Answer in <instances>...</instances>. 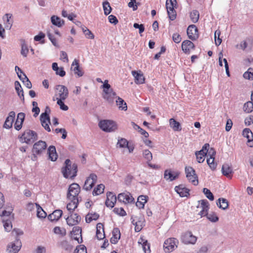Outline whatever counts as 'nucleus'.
<instances>
[{
  "label": "nucleus",
  "mask_w": 253,
  "mask_h": 253,
  "mask_svg": "<svg viewBox=\"0 0 253 253\" xmlns=\"http://www.w3.org/2000/svg\"><path fill=\"white\" fill-rule=\"evenodd\" d=\"M101 87L103 89L102 97L109 104H113L115 98L117 97V94L108 84V81L105 80Z\"/></svg>",
  "instance_id": "f257e3e1"
},
{
  "label": "nucleus",
  "mask_w": 253,
  "mask_h": 253,
  "mask_svg": "<svg viewBox=\"0 0 253 253\" xmlns=\"http://www.w3.org/2000/svg\"><path fill=\"white\" fill-rule=\"evenodd\" d=\"M65 165V167L62 169V172L64 177L66 178L75 177L77 175V165L76 164L72 165L69 159L66 160Z\"/></svg>",
  "instance_id": "f03ea898"
},
{
  "label": "nucleus",
  "mask_w": 253,
  "mask_h": 253,
  "mask_svg": "<svg viewBox=\"0 0 253 253\" xmlns=\"http://www.w3.org/2000/svg\"><path fill=\"white\" fill-rule=\"evenodd\" d=\"M20 141L30 144L34 142L38 139V135L36 132L30 129L26 130L19 137Z\"/></svg>",
  "instance_id": "7ed1b4c3"
},
{
  "label": "nucleus",
  "mask_w": 253,
  "mask_h": 253,
  "mask_svg": "<svg viewBox=\"0 0 253 253\" xmlns=\"http://www.w3.org/2000/svg\"><path fill=\"white\" fill-rule=\"evenodd\" d=\"M99 127L104 131L112 132L117 129L116 123L111 120H104L99 122Z\"/></svg>",
  "instance_id": "20e7f679"
},
{
  "label": "nucleus",
  "mask_w": 253,
  "mask_h": 253,
  "mask_svg": "<svg viewBox=\"0 0 253 253\" xmlns=\"http://www.w3.org/2000/svg\"><path fill=\"white\" fill-rule=\"evenodd\" d=\"M47 145L45 141L39 140L35 143L33 147L32 153L34 159H37V155H41L46 149Z\"/></svg>",
  "instance_id": "39448f33"
},
{
  "label": "nucleus",
  "mask_w": 253,
  "mask_h": 253,
  "mask_svg": "<svg viewBox=\"0 0 253 253\" xmlns=\"http://www.w3.org/2000/svg\"><path fill=\"white\" fill-rule=\"evenodd\" d=\"M11 211H7L3 210L0 213V215L2 217V222L3 223V227L6 231H10L12 227V225L11 221L10 214Z\"/></svg>",
  "instance_id": "423d86ee"
},
{
  "label": "nucleus",
  "mask_w": 253,
  "mask_h": 253,
  "mask_svg": "<svg viewBox=\"0 0 253 253\" xmlns=\"http://www.w3.org/2000/svg\"><path fill=\"white\" fill-rule=\"evenodd\" d=\"M178 241L174 238H169L167 239L164 244V250L166 253H169L177 247Z\"/></svg>",
  "instance_id": "0eeeda50"
},
{
  "label": "nucleus",
  "mask_w": 253,
  "mask_h": 253,
  "mask_svg": "<svg viewBox=\"0 0 253 253\" xmlns=\"http://www.w3.org/2000/svg\"><path fill=\"white\" fill-rule=\"evenodd\" d=\"M50 108L47 106L45 108V111L44 113H42L40 116V121L42 126L44 129L48 132L51 131L49 125L50 124V120L47 112H50Z\"/></svg>",
  "instance_id": "6e6552de"
},
{
  "label": "nucleus",
  "mask_w": 253,
  "mask_h": 253,
  "mask_svg": "<svg viewBox=\"0 0 253 253\" xmlns=\"http://www.w3.org/2000/svg\"><path fill=\"white\" fill-rule=\"evenodd\" d=\"M185 171L186 177L189 181L194 185H197L199 183L198 178L194 169L191 167H186Z\"/></svg>",
  "instance_id": "1a4fd4ad"
},
{
  "label": "nucleus",
  "mask_w": 253,
  "mask_h": 253,
  "mask_svg": "<svg viewBox=\"0 0 253 253\" xmlns=\"http://www.w3.org/2000/svg\"><path fill=\"white\" fill-rule=\"evenodd\" d=\"M80 192V187L77 183H72L68 188L67 194L68 199H79L78 195Z\"/></svg>",
  "instance_id": "9d476101"
},
{
  "label": "nucleus",
  "mask_w": 253,
  "mask_h": 253,
  "mask_svg": "<svg viewBox=\"0 0 253 253\" xmlns=\"http://www.w3.org/2000/svg\"><path fill=\"white\" fill-rule=\"evenodd\" d=\"M56 100H66L68 97L69 91L66 86L63 85H57L55 87Z\"/></svg>",
  "instance_id": "9b49d317"
},
{
  "label": "nucleus",
  "mask_w": 253,
  "mask_h": 253,
  "mask_svg": "<svg viewBox=\"0 0 253 253\" xmlns=\"http://www.w3.org/2000/svg\"><path fill=\"white\" fill-rule=\"evenodd\" d=\"M22 244L19 239H16L10 242L7 246V251L9 253H17L20 250Z\"/></svg>",
  "instance_id": "f8f14e48"
},
{
  "label": "nucleus",
  "mask_w": 253,
  "mask_h": 253,
  "mask_svg": "<svg viewBox=\"0 0 253 253\" xmlns=\"http://www.w3.org/2000/svg\"><path fill=\"white\" fill-rule=\"evenodd\" d=\"M181 241L185 244H195L197 241V237L194 236L191 232H186L181 236Z\"/></svg>",
  "instance_id": "ddd939ff"
},
{
  "label": "nucleus",
  "mask_w": 253,
  "mask_h": 253,
  "mask_svg": "<svg viewBox=\"0 0 253 253\" xmlns=\"http://www.w3.org/2000/svg\"><path fill=\"white\" fill-rule=\"evenodd\" d=\"M97 178L96 174L94 173L90 174L85 181L84 189L86 191L90 190L96 182Z\"/></svg>",
  "instance_id": "4468645a"
},
{
  "label": "nucleus",
  "mask_w": 253,
  "mask_h": 253,
  "mask_svg": "<svg viewBox=\"0 0 253 253\" xmlns=\"http://www.w3.org/2000/svg\"><path fill=\"white\" fill-rule=\"evenodd\" d=\"M187 34L189 39L192 41L197 40L199 37L198 30L195 25H191L188 26Z\"/></svg>",
  "instance_id": "2eb2a0df"
},
{
  "label": "nucleus",
  "mask_w": 253,
  "mask_h": 253,
  "mask_svg": "<svg viewBox=\"0 0 253 253\" xmlns=\"http://www.w3.org/2000/svg\"><path fill=\"white\" fill-rule=\"evenodd\" d=\"M118 200L119 202L125 204L132 203L134 202V198L129 192L119 194L118 196Z\"/></svg>",
  "instance_id": "dca6fc26"
},
{
  "label": "nucleus",
  "mask_w": 253,
  "mask_h": 253,
  "mask_svg": "<svg viewBox=\"0 0 253 253\" xmlns=\"http://www.w3.org/2000/svg\"><path fill=\"white\" fill-rule=\"evenodd\" d=\"M81 217L77 213L69 214L66 218L67 224L69 226L77 225L81 221Z\"/></svg>",
  "instance_id": "f3484780"
},
{
  "label": "nucleus",
  "mask_w": 253,
  "mask_h": 253,
  "mask_svg": "<svg viewBox=\"0 0 253 253\" xmlns=\"http://www.w3.org/2000/svg\"><path fill=\"white\" fill-rule=\"evenodd\" d=\"M180 172L178 171H171V169H166L164 171V178L167 180L172 181L179 177Z\"/></svg>",
  "instance_id": "a211bd4d"
},
{
  "label": "nucleus",
  "mask_w": 253,
  "mask_h": 253,
  "mask_svg": "<svg viewBox=\"0 0 253 253\" xmlns=\"http://www.w3.org/2000/svg\"><path fill=\"white\" fill-rule=\"evenodd\" d=\"M201 203L200 208L202 209V210L199 212V214L201 217L207 216L208 211L209 210V204L207 200H202L199 201ZM199 206H198L199 208Z\"/></svg>",
  "instance_id": "6ab92c4d"
},
{
  "label": "nucleus",
  "mask_w": 253,
  "mask_h": 253,
  "mask_svg": "<svg viewBox=\"0 0 253 253\" xmlns=\"http://www.w3.org/2000/svg\"><path fill=\"white\" fill-rule=\"evenodd\" d=\"M117 201V198L115 195L112 192H108L107 193V199L105 202V205L107 207L113 208Z\"/></svg>",
  "instance_id": "aec40b11"
},
{
  "label": "nucleus",
  "mask_w": 253,
  "mask_h": 253,
  "mask_svg": "<svg viewBox=\"0 0 253 253\" xmlns=\"http://www.w3.org/2000/svg\"><path fill=\"white\" fill-rule=\"evenodd\" d=\"M131 74L135 79V83L136 84H143L145 82V78L140 70L138 71H132Z\"/></svg>",
  "instance_id": "412c9836"
},
{
  "label": "nucleus",
  "mask_w": 253,
  "mask_h": 253,
  "mask_svg": "<svg viewBox=\"0 0 253 253\" xmlns=\"http://www.w3.org/2000/svg\"><path fill=\"white\" fill-rule=\"evenodd\" d=\"M25 117V115L24 113H19L18 114L16 121L14 124V128L16 130H19L21 129Z\"/></svg>",
  "instance_id": "4be33fe9"
},
{
  "label": "nucleus",
  "mask_w": 253,
  "mask_h": 253,
  "mask_svg": "<svg viewBox=\"0 0 253 253\" xmlns=\"http://www.w3.org/2000/svg\"><path fill=\"white\" fill-rule=\"evenodd\" d=\"M15 117V113L14 111H11L8 114V117L6 118L3 127L4 128L9 129L12 126L13 122Z\"/></svg>",
  "instance_id": "5701e85b"
},
{
  "label": "nucleus",
  "mask_w": 253,
  "mask_h": 253,
  "mask_svg": "<svg viewBox=\"0 0 253 253\" xmlns=\"http://www.w3.org/2000/svg\"><path fill=\"white\" fill-rule=\"evenodd\" d=\"M71 69L73 70L75 74L77 75L78 77L83 76L84 72L80 68L79 61L75 59L72 64Z\"/></svg>",
  "instance_id": "b1692460"
},
{
  "label": "nucleus",
  "mask_w": 253,
  "mask_h": 253,
  "mask_svg": "<svg viewBox=\"0 0 253 253\" xmlns=\"http://www.w3.org/2000/svg\"><path fill=\"white\" fill-rule=\"evenodd\" d=\"M181 47L185 53H189L190 50L195 48V45L190 41L185 40L182 42Z\"/></svg>",
  "instance_id": "393cba45"
},
{
  "label": "nucleus",
  "mask_w": 253,
  "mask_h": 253,
  "mask_svg": "<svg viewBox=\"0 0 253 253\" xmlns=\"http://www.w3.org/2000/svg\"><path fill=\"white\" fill-rule=\"evenodd\" d=\"M243 135L248 139V145L250 147L253 146V134L249 128H245L243 131Z\"/></svg>",
  "instance_id": "a878e982"
},
{
  "label": "nucleus",
  "mask_w": 253,
  "mask_h": 253,
  "mask_svg": "<svg viewBox=\"0 0 253 253\" xmlns=\"http://www.w3.org/2000/svg\"><path fill=\"white\" fill-rule=\"evenodd\" d=\"M96 237L98 240H102L105 238L104 226L101 223H98L96 225Z\"/></svg>",
  "instance_id": "bb28decb"
},
{
  "label": "nucleus",
  "mask_w": 253,
  "mask_h": 253,
  "mask_svg": "<svg viewBox=\"0 0 253 253\" xmlns=\"http://www.w3.org/2000/svg\"><path fill=\"white\" fill-rule=\"evenodd\" d=\"M70 202L67 205V209L69 211V214L73 213V211L78 207L79 204V199H69Z\"/></svg>",
  "instance_id": "cd10ccee"
},
{
  "label": "nucleus",
  "mask_w": 253,
  "mask_h": 253,
  "mask_svg": "<svg viewBox=\"0 0 253 253\" xmlns=\"http://www.w3.org/2000/svg\"><path fill=\"white\" fill-rule=\"evenodd\" d=\"M174 190L180 197H187L189 194V190L185 188L183 185L175 186Z\"/></svg>",
  "instance_id": "c85d7f7f"
},
{
  "label": "nucleus",
  "mask_w": 253,
  "mask_h": 253,
  "mask_svg": "<svg viewBox=\"0 0 253 253\" xmlns=\"http://www.w3.org/2000/svg\"><path fill=\"white\" fill-rule=\"evenodd\" d=\"M113 237L110 239L112 244H116L118 243L121 237V233L118 228H114L112 231Z\"/></svg>",
  "instance_id": "c756f323"
},
{
  "label": "nucleus",
  "mask_w": 253,
  "mask_h": 253,
  "mask_svg": "<svg viewBox=\"0 0 253 253\" xmlns=\"http://www.w3.org/2000/svg\"><path fill=\"white\" fill-rule=\"evenodd\" d=\"M62 213V210H56L48 216V218L51 221H57L61 217Z\"/></svg>",
  "instance_id": "7c9ffc66"
},
{
  "label": "nucleus",
  "mask_w": 253,
  "mask_h": 253,
  "mask_svg": "<svg viewBox=\"0 0 253 253\" xmlns=\"http://www.w3.org/2000/svg\"><path fill=\"white\" fill-rule=\"evenodd\" d=\"M47 153L48 154L49 159L51 161H55L57 160L58 155L55 146L52 145L50 146L48 148Z\"/></svg>",
  "instance_id": "2f4dec72"
},
{
  "label": "nucleus",
  "mask_w": 253,
  "mask_h": 253,
  "mask_svg": "<svg viewBox=\"0 0 253 253\" xmlns=\"http://www.w3.org/2000/svg\"><path fill=\"white\" fill-rule=\"evenodd\" d=\"M138 243L141 245L143 250L145 253H150V244L148 243L147 240L141 237L139 239Z\"/></svg>",
  "instance_id": "473e14b6"
},
{
  "label": "nucleus",
  "mask_w": 253,
  "mask_h": 253,
  "mask_svg": "<svg viewBox=\"0 0 253 253\" xmlns=\"http://www.w3.org/2000/svg\"><path fill=\"white\" fill-rule=\"evenodd\" d=\"M222 174L228 177H231L230 175L233 173L231 167L228 164H224L222 165L221 169Z\"/></svg>",
  "instance_id": "72a5a7b5"
},
{
  "label": "nucleus",
  "mask_w": 253,
  "mask_h": 253,
  "mask_svg": "<svg viewBox=\"0 0 253 253\" xmlns=\"http://www.w3.org/2000/svg\"><path fill=\"white\" fill-rule=\"evenodd\" d=\"M148 197L144 195H140L137 198V201L136 206L139 209H143L144 207L145 204L147 202Z\"/></svg>",
  "instance_id": "f704fd0d"
},
{
  "label": "nucleus",
  "mask_w": 253,
  "mask_h": 253,
  "mask_svg": "<svg viewBox=\"0 0 253 253\" xmlns=\"http://www.w3.org/2000/svg\"><path fill=\"white\" fill-rule=\"evenodd\" d=\"M216 205L220 209L224 210L227 209L229 206L228 201L222 198L218 199L216 202Z\"/></svg>",
  "instance_id": "c9c22d12"
},
{
  "label": "nucleus",
  "mask_w": 253,
  "mask_h": 253,
  "mask_svg": "<svg viewBox=\"0 0 253 253\" xmlns=\"http://www.w3.org/2000/svg\"><path fill=\"white\" fill-rule=\"evenodd\" d=\"M51 21L53 25L58 26V27H60L64 24L63 20L55 15L51 17Z\"/></svg>",
  "instance_id": "e433bc0d"
},
{
  "label": "nucleus",
  "mask_w": 253,
  "mask_h": 253,
  "mask_svg": "<svg viewBox=\"0 0 253 253\" xmlns=\"http://www.w3.org/2000/svg\"><path fill=\"white\" fill-rule=\"evenodd\" d=\"M169 125L170 126L174 131H180L181 130V127L180 124L176 121L174 119L171 118L169 119Z\"/></svg>",
  "instance_id": "4c0bfd02"
},
{
  "label": "nucleus",
  "mask_w": 253,
  "mask_h": 253,
  "mask_svg": "<svg viewBox=\"0 0 253 253\" xmlns=\"http://www.w3.org/2000/svg\"><path fill=\"white\" fill-rule=\"evenodd\" d=\"M116 102L119 109L124 111H126L127 110L126 104L122 98L120 97H118Z\"/></svg>",
  "instance_id": "58836bf2"
},
{
  "label": "nucleus",
  "mask_w": 253,
  "mask_h": 253,
  "mask_svg": "<svg viewBox=\"0 0 253 253\" xmlns=\"http://www.w3.org/2000/svg\"><path fill=\"white\" fill-rule=\"evenodd\" d=\"M15 90L18 94V95L20 98H21L20 96V93L22 92V101H24V92L23 89L21 86L20 83L18 81H15L14 83Z\"/></svg>",
  "instance_id": "ea45409f"
},
{
  "label": "nucleus",
  "mask_w": 253,
  "mask_h": 253,
  "mask_svg": "<svg viewBox=\"0 0 253 253\" xmlns=\"http://www.w3.org/2000/svg\"><path fill=\"white\" fill-rule=\"evenodd\" d=\"M99 217V215L95 212L88 213L85 216V221L87 223H90L93 220H97Z\"/></svg>",
  "instance_id": "a19ab883"
},
{
  "label": "nucleus",
  "mask_w": 253,
  "mask_h": 253,
  "mask_svg": "<svg viewBox=\"0 0 253 253\" xmlns=\"http://www.w3.org/2000/svg\"><path fill=\"white\" fill-rule=\"evenodd\" d=\"M105 188V186L100 184L97 185V186L95 188L92 192V194L93 196H96L101 194L103 193Z\"/></svg>",
  "instance_id": "79ce46f5"
},
{
  "label": "nucleus",
  "mask_w": 253,
  "mask_h": 253,
  "mask_svg": "<svg viewBox=\"0 0 253 253\" xmlns=\"http://www.w3.org/2000/svg\"><path fill=\"white\" fill-rule=\"evenodd\" d=\"M190 17L193 23H196L199 19V12L197 10H192L190 14Z\"/></svg>",
  "instance_id": "37998d69"
},
{
  "label": "nucleus",
  "mask_w": 253,
  "mask_h": 253,
  "mask_svg": "<svg viewBox=\"0 0 253 253\" xmlns=\"http://www.w3.org/2000/svg\"><path fill=\"white\" fill-rule=\"evenodd\" d=\"M243 110L247 113H251L253 110V102L252 101H248L244 104Z\"/></svg>",
  "instance_id": "c03bdc74"
},
{
  "label": "nucleus",
  "mask_w": 253,
  "mask_h": 253,
  "mask_svg": "<svg viewBox=\"0 0 253 253\" xmlns=\"http://www.w3.org/2000/svg\"><path fill=\"white\" fill-rule=\"evenodd\" d=\"M207 217L211 222H216L219 220L216 213L214 212H211L210 213H208Z\"/></svg>",
  "instance_id": "a18cd8bd"
},
{
  "label": "nucleus",
  "mask_w": 253,
  "mask_h": 253,
  "mask_svg": "<svg viewBox=\"0 0 253 253\" xmlns=\"http://www.w3.org/2000/svg\"><path fill=\"white\" fill-rule=\"evenodd\" d=\"M103 7L105 15H108L111 12L112 8L110 6V3L107 1L103 2Z\"/></svg>",
  "instance_id": "49530a36"
},
{
  "label": "nucleus",
  "mask_w": 253,
  "mask_h": 253,
  "mask_svg": "<svg viewBox=\"0 0 253 253\" xmlns=\"http://www.w3.org/2000/svg\"><path fill=\"white\" fill-rule=\"evenodd\" d=\"M210 148V145L208 143H206L202 147V150L199 151H197L196 153L200 154V155L205 156L207 155L208 152V149Z\"/></svg>",
  "instance_id": "de8ad7c7"
},
{
  "label": "nucleus",
  "mask_w": 253,
  "mask_h": 253,
  "mask_svg": "<svg viewBox=\"0 0 253 253\" xmlns=\"http://www.w3.org/2000/svg\"><path fill=\"white\" fill-rule=\"evenodd\" d=\"M128 141L125 138H121L118 139L117 145L121 148H126L127 146Z\"/></svg>",
  "instance_id": "09e8293b"
},
{
  "label": "nucleus",
  "mask_w": 253,
  "mask_h": 253,
  "mask_svg": "<svg viewBox=\"0 0 253 253\" xmlns=\"http://www.w3.org/2000/svg\"><path fill=\"white\" fill-rule=\"evenodd\" d=\"M143 156L144 158L147 160V163L150 162L153 158L151 152L147 149L143 150Z\"/></svg>",
  "instance_id": "8fccbe9b"
},
{
  "label": "nucleus",
  "mask_w": 253,
  "mask_h": 253,
  "mask_svg": "<svg viewBox=\"0 0 253 253\" xmlns=\"http://www.w3.org/2000/svg\"><path fill=\"white\" fill-rule=\"evenodd\" d=\"M169 10H167L169 17L171 20H174L176 18V13L173 7H169Z\"/></svg>",
  "instance_id": "3c124183"
},
{
  "label": "nucleus",
  "mask_w": 253,
  "mask_h": 253,
  "mask_svg": "<svg viewBox=\"0 0 253 253\" xmlns=\"http://www.w3.org/2000/svg\"><path fill=\"white\" fill-rule=\"evenodd\" d=\"M83 32L84 33L86 38L88 39H93L94 38V35L87 28L83 27L82 28Z\"/></svg>",
  "instance_id": "603ef678"
},
{
  "label": "nucleus",
  "mask_w": 253,
  "mask_h": 253,
  "mask_svg": "<svg viewBox=\"0 0 253 253\" xmlns=\"http://www.w3.org/2000/svg\"><path fill=\"white\" fill-rule=\"evenodd\" d=\"M220 35V31L219 30H216L214 32V40L216 45H219L222 42L221 39L219 38Z\"/></svg>",
  "instance_id": "864d4df0"
},
{
  "label": "nucleus",
  "mask_w": 253,
  "mask_h": 253,
  "mask_svg": "<svg viewBox=\"0 0 253 253\" xmlns=\"http://www.w3.org/2000/svg\"><path fill=\"white\" fill-rule=\"evenodd\" d=\"M203 191L206 197L210 200L213 201L214 200V196L209 189L204 188Z\"/></svg>",
  "instance_id": "5fc2aeb1"
},
{
  "label": "nucleus",
  "mask_w": 253,
  "mask_h": 253,
  "mask_svg": "<svg viewBox=\"0 0 253 253\" xmlns=\"http://www.w3.org/2000/svg\"><path fill=\"white\" fill-rule=\"evenodd\" d=\"M243 77L246 79H253V68H250L248 71L244 74Z\"/></svg>",
  "instance_id": "6e6d98bb"
},
{
  "label": "nucleus",
  "mask_w": 253,
  "mask_h": 253,
  "mask_svg": "<svg viewBox=\"0 0 253 253\" xmlns=\"http://www.w3.org/2000/svg\"><path fill=\"white\" fill-rule=\"evenodd\" d=\"M214 159L208 158L207 162L211 170H214L216 168V164L214 162Z\"/></svg>",
  "instance_id": "4d7b16f0"
},
{
  "label": "nucleus",
  "mask_w": 253,
  "mask_h": 253,
  "mask_svg": "<svg viewBox=\"0 0 253 253\" xmlns=\"http://www.w3.org/2000/svg\"><path fill=\"white\" fill-rule=\"evenodd\" d=\"M75 253H87L86 248L83 245H79L77 247Z\"/></svg>",
  "instance_id": "13d9d810"
},
{
  "label": "nucleus",
  "mask_w": 253,
  "mask_h": 253,
  "mask_svg": "<svg viewBox=\"0 0 253 253\" xmlns=\"http://www.w3.org/2000/svg\"><path fill=\"white\" fill-rule=\"evenodd\" d=\"M113 211L121 216H125L126 213V211L124 210V209L123 208H115L113 210Z\"/></svg>",
  "instance_id": "bf43d9fd"
},
{
  "label": "nucleus",
  "mask_w": 253,
  "mask_h": 253,
  "mask_svg": "<svg viewBox=\"0 0 253 253\" xmlns=\"http://www.w3.org/2000/svg\"><path fill=\"white\" fill-rule=\"evenodd\" d=\"M64 100H65L63 99H57V104L60 106V108L61 110L64 111H67L68 109V107L64 104Z\"/></svg>",
  "instance_id": "052dcab7"
},
{
  "label": "nucleus",
  "mask_w": 253,
  "mask_h": 253,
  "mask_svg": "<svg viewBox=\"0 0 253 253\" xmlns=\"http://www.w3.org/2000/svg\"><path fill=\"white\" fill-rule=\"evenodd\" d=\"M61 246L62 248L66 251H71L73 249V246L70 245L66 241L62 242Z\"/></svg>",
  "instance_id": "680f3d73"
},
{
  "label": "nucleus",
  "mask_w": 253,
  "mask_h": 253,
  "mask_svg": "<svg viewBox=\"0 0 253 253\" xmlns=\"http://www.w3.org/2000/svg\"><path fill=\"white\" fill-rule=\"evenodd\" d=\"M53 232L56 234H60L62 236L65 235L66 234L65 230L61 229V228L58 226L54 228Z\"/></svg>",
  "instance_id": "e2e57ef3"
},
{
  "label": "nucleus",
  "mask_w": 253,
  "mask_h": 253,
  "mask_svg": "<svg viewBox=\"0 0 253 253\" xmlns=\"http://www.w3.org/2000/svg\"><path fill=\"white\" fill-rule=\"evenodd\" d=\"M37 216L39 218H45L46 216V213L42 209L39 207L37 210Z\"/></svg>",
  "instance_id": "0e129e2a"
},
{
  "label": "nucleus",
  "mask_w": 253,
  "mask_h": 253,
  "mask_svg": "<svg viewBox=\"0 0 253 253\" xmlns=\"http://www.w3.org/2000/svg\"><path fill=\"white\" fill-rule=\"evenodd\" d=\"M28 51H29V50H28L27 46L25 44L23 43L22 44L21 50V54L24 57H27Z\"/></svg>",
  "instance_id": "69168bd1"
},
{
  "label": "nucleus",
  "mask_w": 253,
  "mask_h": 253,
  "mask_svg": "<svg viewBox=\"0 0 253 253\" xmlns=\"http://www.w3.org/2000/svg\"><path fill=\"white\" fill-rule=\"evenodd\" d=\"M172 40L176 43H178L181 41V37L178 33H174L172 35Z\"/></svg>",
  "instance_id": "338daca9"
},
{
  "label": "nucleus",
  "mask_w": 253,
  "mask_h": 253,
  "mask_svg": "<svg viewBox=\"0 0 253 253\" xmlns=\"http://www.w3.org/2000/svg\"><path fill=\"white\" fill-rule=\"evenodd\" d=\"M82 229L80 227H74L72 230V233L74 235H78L81 237Z\"/></svg>",
  "instance_id": "774afa93"
}]
</instances>
